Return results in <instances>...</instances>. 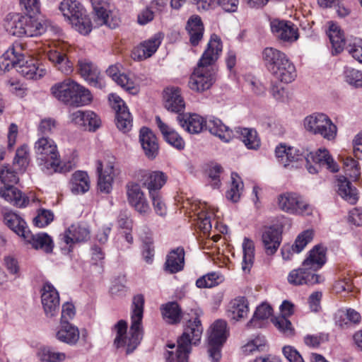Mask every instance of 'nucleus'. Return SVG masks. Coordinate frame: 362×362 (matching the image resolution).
Masks as SVG:
<instances>
[{"label": "nucleus", "mask_w": 362, "mask_h": 362, "mask_svg": "<svg viewBox=\"0 0 362 362\" xmlns=\"http://www.w3.org/2000/svg\"><path fill=\"white\" fill-rule=\"evenodd\" d=\"M144 298L141 294L135 296L132 302V313L131 315V327L129 336L127 335V323L124 320H119L114 326L116 337L114 345L117 348L126 347V353L133 352L140 344L143 337L141 321L144 314Z\"/></svg>", "instance_id": "1"}, {"label": "nucleus", "mask_w": 362, "mask_h": 362, "mask_svg": "<svg viewBox=\"0 0 362 362\" xmlns=\"http://www.w3.org/2000/svg\"><path fill=\"white\" fill-rule=\"evenodd\" d=\"M222 52L221 39L213 35L209 40L207 49L203 53L197 66L194 70L189 81L190 89L202 92L209 89L214 82L215 70L213 64Z\"/></svg>", "instance_id": "2"}, {"label": "nucleus", "mask_w": 362, "mask_h": 362, "mask_svg": "<svg viewBox=\"0 0 362 362\" xmlns=\"http://www.w3.org/2000/svg\"><path fill=\"white\" fill-rule=\"evenodd\" d=\"M35 153L38 165L47 175L70 171L74 165L71 162L63 163L55 141L47 136L39 138L35 143Z\"/></svg>", "instance_id": "3"}, {"label": "nucleus", "mask_w": 362, "mask_h": 362, "mask_svg": "<svg viewBox=\"0 0 362 362\" xmlns=\"http://www.w3.org/2000/svg\"><path fill=\"white\" fill-rule=\"evenodd\" d=\"M325 250L323 247L316 245L309 252L299 269H293L288 275L289 284L295 286L302 284L313 285L323 281L321 276L315 272L325 263Z\"/></svg>", "instance_id": "4"}, {"label": "nucleus", "mask_w": 362, "mask_h": 362, "mask_svg": "<svg viewBox=\"0 0 362 362\" xmlns=\"http://www.w3.org/2000/svg\"><path fill=\"white\" fill-rule=\"evenodd\" d=\"M177 121L180 125L190 134H199L206 127L211 134L218 137L224 142H228L233 138L232 130L218 118L209 119L206 122L197 114H179Z\"/></svg>", "instance_id": "5"}, {"label": "nucleus", "mask_w": 362, "mask_h": 362, "mask_svg": "<svg viewBox=\"0 0 362 362\" xmlns=\"http://www.w3.org/2000/svg\"><path fill=\"white\" fill-rule=\"evenodd\" d=\"M203 327L201 321L195 318L189 320L182 334L177 339L176 351H168L165 359L168 362H188V356L192 345H197L201 340Z\"/></svg>", "instance_id": "6"}, {"label": "nucleus", "mask_w": 362, "mask_h": 362, "mask_svg": "<svg viewBox=\"0 0 362 362\" xmlns=\"http://www.w3.org/2000/svg\"><path fill=\"white\" fill-rule=\"evenodd\" d=\"M303 127L309 133L320 135L328 141L334 140L337 133V126L323 113L315 112L305 117Z\"/></svg>", "instance_id": "7"}, {"label": "nucleus", "mask_w": 362, "mask_h": 362, "mask_svg": "<svg viewBox=\"0 0 362 362\" xmlns=\"http://www.w3.org/2000/svg\"><path fill=\"white\" fill-rule=\"evenodd\" d=\"M228 335L227 323L222 320H218L210 327L208 337L209 344V357L213 362H218L221 357V346L226 341Z\"/></svg>", "instance_id": "8"}, {"label": "nucleus", "mask_w": 362, "mask_h": 362, "mask_svg": "<svg viewBox=\"0 0 362 362\" xmlns=\"http://www.w3.org/2000/svg\"><path fill=\"white\" fill-rule=\"evenodd\" d=\"M279 209L289 214L309 215L311 206L299 194L294 192H284L277 197Z\"/></svg>", "instance_id": "9"}, {"label": "nucleus", "mask_w": 362, "mask_h": 362, "mask_svg": "<svg viewBox=\"0 0 362 362\" xmlns=\"http://www.w3.org/2000/svg\"><path fill=\"white\" fill-rule=\"evenodd\" d=\"M17 59L19 64H16V69L23 77L28 79L37 80L46 74V70L39 65L38 62L33 58L27 57L21 52L18 53Z\"/></svg>", "instance_id": "10"}, {"label": "nucleus", "mask_w": 362, "mask_h": 362, "mask_svg": "<svg viewBox=\"0 0 362 362\" xmlns=\"http://www.w3.org/2000/svg\"><path fill=\"white\" fill-rule=\"evenodd\" d=\"M59 294L50 283L44 284L41 288V303L47 317L56 316L59 310Z\"/></svg>", "instance_id": "11"}, {"label": "nucleus", "mask_w": 362, "mask_h": 362, "mask_svg": "<svg viewBox=\"0 0 362 362\" xmlns=\"http://www.w3.org/2000/svg\"><path fill=\"white\" fill-rule=\"evenodd\" d=\"M109 100L116 113V125L123 132H127L132 127V117L125 103L118 95L112 94Z\"/></svg>", "instance_id": "12"}, {"label": "nucleus", "mask_w": 362, "mask_h": 362, "mask_svg": "<svg viewBox=\"0 0 362 362\" xmlns=\"http://www.w3.org/2000/svg\"><path fill=\"white\" fill-rule=\"evenodd\" d=\"M127 196L129 205L141 215L151 211L150 206L139 184L131 182L127 185Z\"/></svg>", "instance_id": "13"}, {"label": "nucleus", "mask_w": 362, "mask_h": 362, "mask_svg": "<svg viewBox=\"0 0 362 362\" xmlns=\"http://www.w3.org/2000/svg\"><path fill=\"white\" fill-rule=\"evenodd\" d=\"M270 25L273 34L284 42H293L299 37L298 29L291 22L274 19Z\"/></svg>", "instance_id": "14"}, {"label": "nucleus", "mask_w": 362, "mask_h": 362, "mask_svg": "<svg viewBox=\"0 0 362 362\" xmlns=\"http://www.w3.org/2000/svg\"><path fill=\"white\" fill-rule=\"evenodd\" d=\"M32 14L28 13L24 16V21H25L24 23L25 36L34 37L40 35L47 31L55 33H58L60 31L58 27L54 26L48 22H42L32 16Z\"/></svg>", "instance_id": "15"}, {"label": "nucleus", "mask_w": 362, "mask_h": 362, "mask_svg": "<svg viewBox=\"0 0 362 362\" xmlns=\"http://www.w3.org/2000/svg\"><path fill=\"white\" fill-rule=\"evenodd\" d=\"M60 237L66 245L71 247L75 243L87 241L90 238V230L83 224L74 223L61 234Z\"/></svg>", "instance_id": "16"}, {"label": "nucleus", "mask_w": 362, "mask_h": 362, "mask_svg": "<svg viewBox=\"0 0 362 362\" xmlns=\"http://www.w3.org/2000/svg\"><path fill=\"white\" fill-rule=\"evenodd\" d=\"M160 33H156L151 38L141 43L132 52V57L135 60L141 61L151 57L158 49L161 43Z\"/></svg>", "instance_id": "17"}, {"label": "nucleus", "mask_w": 362, "mask_h": 362, "mask_svg": "<svg viewBox=\"0 0 362 362\" xmlns=\"http://www.w3.org/2000/svg\"><path fill=\"white\" fill-rule=\"evenodd\" d=\"M167 180V176L160 171L144 172L139 181L142 185L148 189L150 194L159 193Z\"/></svg>", "instance_id": "18"}, {"label": "nucleus", "mask_w": 362, "mask_h": 362, "mask_svg": "<svg viewBox=\"0 0 362 362\" xmlns=\"http://www.w3.org/2000/svg\"><path fill=\"white\" fill-rule=\"evenodd\" d=\"M305 160L308 163L313 162L319 167H325L333 173L339 170L338 165L325 148H320L315 153L305 151Z\"/></svg>", "instance_id": "19"}, {"label": "nucleus", "mask_w": 362, "mask_h": 362, "mask_svg": "<svg viewBox=\"0 0 362 362\" xmlns=\"http://www.w3.org/2000/svg\"><path fill=\"white\" fill-rule=\"evenodd\" d=\"M78 88V83L71 78H66L62 82L57 83L51 88V93L58 100L68 105L71 95Z\"/></svg>", "instance_id": "20"}, {"label": "nucleus", "mask_w": 362, "mask_h": 362, "mask_svg": "<svg viewBox=\"0 0 362 362\" xmlns=\"http://www.w3.org/2000/svg\"><path fill=\"white\" fill-rule=\"evenodd\" d=\"M78 66L81 76L90 85L98 88L103 87L100 71L92 62L86 59H81L78 62Z\"/></svg>", "instance_id": "21"}, {"label": "nucleus", "mask_w": 362, "mask_h": 362, "mask_svg": "<svg viewBox=\"0 0 362 362\" xmlns=\"http://www.w3.org/2000/svg\"><path fill=\"white\" fill-rule=\"evenodd\" d=\"M115 158H111L107 163L105 170L103 169V165L98 162L97 168L99 173L98 186L100 192L109 193L112 189V183L115 176L114 170Z\"/></svg>", "instance_id": "22"}, {"label": "nucleus", "mask_w": 362, "mask_h": 362, "mask_svg": "<svg viewBox=\"0 0 362 362\" xmlns=\"http://www.w3.org/2000/svg\"><path fill=\"white\" fill-rule=\"evenodd\" d=\"M47 57L54 67L64 74L69 75L73 71V63L69 60L64 49H50Z\"/></svg>", "instance_id": "23"}, {"label": "nucleus", "mask_w": 362, "mask_h": 362, "mask_svg": "<svg viewBox=\"0 0 362 362\" xmlns=\"http://www.w3.org/2000/svg\"><path fill=\"white\" fill-rule=\"evenodd\" d=\"M165 107L173 112L180 114L185 109V104L180 94V89L177 87L167 88L164 91Z\"/></svg>", "instance_id": "24"}, {"label": "nucleus", "mask_w": 362, "mask_h": 362, "mask_svg": "<svg viewBox=\"0 0 362 362\" xmlns=\"http://www.w3.org/2000/svg\"><path fill=\"white\" fill-rule=\"evenodd\" d=\"M139 141L148 158H153L158 151V144L154 133L147 127H142L139 132Z\"/></svg>", "instance_id": "25"}, {"label": "nucleus", "mask_w": 362, "mask_h": 362, "mask_svg": "<svg viewBox=\"0 0 362 362\" xmlns=\"http://www.w3.org/2000/svg\"><path fill=\"white\" fill-rule=\"evenodd\" d=\"M288 59L284 52L274 47H266L262 52L263 62L270 73L277 70V67Z\"/></svg>", "instance_id": "26"}, {"label": "nucleus", "mask_w": 362, "mask_h": 362, "mask_svg": "<svg viewBox=\"0 0 362 362\" xmlns=\"http://www.w3.org/2000/svg\"><path fill=\"white\" fill-rule=\"evenodd\" d=\"M23 45L20 42H16L0 57V75L15 68L16 64H19V59H17L18 53L23 51Z\"/></svg>", "instance_id": "27"}, {"label": "nucleus", "mask_w": 362, "mask_h": 362, "mask_svg": "<svg viewBox=\"0 0 362 362\" xmlns=\"http://www.w3.org/2000/svg\"><path fill=\"white\" fill-rule=\"evenodd\" d=\"M24 240L35 250H42L46 253H51L53 250V240L47 233L33 234L29 231Z\"/></svg>", "instance_id": "28"}, {"label": "nucleus", "mask_w": 362, "mask_h": 362, "mask_svg": "<svg viewBox=\"0 0 362 362\" xmlns=\"http://www.w3.org/2000/svg\"><path fill=\"white\" fill-rule=\"evenodd\" d=\"M262 240L266 253L268 255H272L281 244V233L278 229L272 227L266 228L262 233Z\"/></svg>", "instance_id": "29"}, {"label": "nucleus", "mask_w": 362, "mask_h": 362, "mask_svg": "<svg viewBox=\"0 0 362 362\" xmlns=\"http://www.w3.org/2000/svg\"><path fill=\"white\" fill-rule=\"evenodd\" d=\"M95 16V23L97 25H106L111 28H115L118 23L112 24L110 22L109 6L105 0H90Z\"/></svg>", "instance_id": "30"}, {"label": "nucleus", "mask_w": 362, "mask_h": 362, "mask_svg": "<svg viewBox=\"0 0 362 362\" xmlns=\"http://www.w3.org/2000/svg\"><path fill=\"white\" fill-rule=\"evenodd\" d=\"M156 122L165 140L168 144L179 150L184 148L185 141L177 132L164 123L159 116L156 117Z\"/></svg>", "instance_id": "31"}, {"label": "nucleus", "mask_w": 362, "mask_h": 362, "mask_svg": "<svg viewBox=\"0 0 362 362\" xmlns=\"http://www.w3.org/2000/svg\"><path fill=\"white\" fill-rule=\"evenodd\" d=\"M55 337L61 342L74 345L78 341L79 330L69 322H60Z\"/></svg>", "instance_id": "32"}, {"label": "nucleus", "mask_w": 362, "mask_h": 362, "mask_svg": "<svg viewBox=\"0 0 362 362\" xmlns=\"http://www.w3.org/2000/svg\"><path fill=\"white\" fill-rule=\"evenodd\" d=\"M185 265V251L182 247L173 250L167 256L165 269L170 274H175L183 269Z\"/></svg>", "instance_id": "33"}, {"label": "nucleus", "mask_w": 362, "mask_h": 362, "mask_svg": "<svg viewBox=\"0 0 362 362\" xmlns=\"http://www.w3.org/2000/svg\"><path fill=\"white\" fill-rule=\"evenodd\" d=\"M186 30L189 37V42L196 46L202 40L204 35V25L201 18L193 16L189 18L186 25Z\"/></svg>", "instance_id": "34"}, {"label": "nucleus", "mask_w": 362, "mask_h": 362, "mask_svg": "<svg viewBox=\"0 0 362 362\" xmlns=\"http://www.w3.org/2000/svg\"><path fill=\"white\" fill-rule=\"evenodd\" d=\"M0 196L6 202L18 207L25 206L28 202L26 197L20 190L12 185L4 186L0 188Z\"/></svg>", "instance_id": "35"}, {"label": "nucleus", "mask_w": 362, "mask_h": 362, "mask_svg": "<svg viewBox=\"0 0 362 362\" xmlns=\"http://www.w3.org/2000/svg\"><path fill=\"white\" fill-rule=\"evenodd\" d=\"M248 312V302L244 297H238L232 300L228 305V316L236 321L246 317Z\"/></svg>", "instance_id": "36"}, {"label": "nucleus", "mask_w": 362, "mask_h": 362, "mask_svg": "<svg viewBox=\"0 0 362 362\" xmlns=\"http://www.w3.org/2000/svg\"><path fill=\"white\" fill-rule=\"evenodd\" d=\"M327 33L332 46V53L337 54L342 52L345 46V38L340 27L330 22Z\"/></svg>", "instance_id": "37"}, {"label": "nucleus", "mask_w": 362, "mask_h": 362, "mask_svg": "<svg viewBox=\"0 0 362 362\" xmlns=\"http://www.w3.org/2000/svg\"><path fill=\"white\" fill-rule=\"evenodd\" d=\"M337 193L341 198L352 204L356 202L357 189L346 177L341 176L337 179Z\"/></svg>", "instance_id": "38"}, {"label": "nucleus", "mask_w": 362, "mask_h": 362, "mask_svg": "<svg viewBox=\"0 0 362 362\" xmlns=\"http://www.w3.org/2000/svg\"><path fill=\"white\" fill-rule=\"evenodd\" d=\"M6 225L23 239L30 231L25 221L15 213H7L4 216Z\"/></svg>", "instance_id": "39"}, {"label": "nucleus", "mask_w": 362, "mask_h": 362, "mask_svg": "<svg viewBox=\"0 0 362 362\" xmlns=\"http://www.w3.org/2000/svg\"><path fill=\"white\" fill-rule=\"evenodd\" d=\"M276 79L284 83H291L296 78L297 74L294 64L288 59L271 73Z\"/></svg>", "instance_id": "40"}, {"label": "nucleus", "mask_w": 362, "mask_h": 362, "mask_svg": "<svg viewBox=\"0 0 362 362\" xmlns=\"http://www.w3.org/2000/svg\"><path fill=\"white\" fill-rule=\"evenodd\" d=\"M6 28L12 35L21 37L25 36L24 16L20 13L10 14L6 18Z\"/></svg>", "instance_id": "41"}, {"label": "nucleus", "mask_w": 362, "mask_h": 362, "mask_svg": "<svg viewBox=\"0 0 362 362\" xmlns=\"http://www.w3.org/2000/svg\"><path fill=\"white\" fill-rule=\"evenodd\" d=\"M90 188V180L88 174L78 171L73 174L71 182V190L74 194H83Z\"/></svg>", "instance_id": "42"}, {"label": "nucleus", "mask_w": 362, "mask_h": 362, "mask_svg": "<svg viewBox=\"0 0 362 362\" xmlns=\"http://www.w3.org/2000/svg\"><path fill=\"white\" fill-rule=\"evenodd\" d=\"M243 259L242 269L248 273L252 268L255 259V244L249 238H245L243 243Z\"/></svg>", "instance_id": "43"}, {"label": "nucleus", "mask_w": 362, "mask_h": 362, "mask_svg": "<svg viewBox=\"0 0 362 362\" xmlns=\"http://www.w3.org/2000/svg\"><path fill=\"white\" fill-rule=\"evenodd\" d=\"M162 315L166 322L177 324L181 320V309L175 302H170L163 305Z\"/></svg>", "instance_id": "44"}, {"label": "nucleus", "mask_w": 362, "mask_h": 362, "mask_svg": "<svg viewBox=\"0 0 362 362\" xmlns=\"http://www.w3.org/2000/svg\"><path fill=\"white\" fill-rule=\"evenodd\" d=\"M92 100L90 92L85 87L78 83V88L75 93L71 95V100L68 105L71 106H83L88 105Z\"/></svg>", "instance_id": "45"}, {"label": "nucleus", "mask_w": 362, "mask_h": 362, "mask_svg": "<svg viewBox=\"0 0 362 362\" xmlns=\"http://www.w3.org/2000/svg\"><path fill=\"white\" fill-rule=\"evenodd\" d=\"M240 139L248 149H257L260 146V140L257 132L253 129H240Z\"/></svg>", "instance_id": "46"}, {"label": "nucleus", "mask_w": 362, "mask_h": 362, "mask_svg": "<svg viewBox=\"0 0 362 362\" xmlns=\"http://www.w3.org/2000/svg\"><path fill=\"white\" fill-rule=\"evenodd\" d=\"M69 21L72 26L83 35H87L91 31L92 24L90 20L83 11L71 18Z\"/></svg>", "instance_id": "47"}, {"label": "nucleus", "mask_w": 362, "mask_h": 362, "mask_svg": "<svg viewBox=\"0 0 362 362\" xmlns=\"http://www.w3.org/2000/svg\"><path fill=\"white\" fill-rule=\"evenodd\" d=\"M243 189V183L237 173H231V184L229 190L226 192V198L233 202H237L241 196Z\"/></svg>", "instance_id": "48"}, {"label": "nucleus", "mask_w": 362, "mask_h": 362, "mask_svg": "<svg viewBox=\"0 0 362 362\" xmlns=\"http://www.w3.org/2000/svg\"><path fill=\"white\" fill-rule=\"evenodd\" d=\"M360 321V313L351 308L347 309L346 312L340 310L336 315V323L341 327L348 325L349 322L356 324Z\"/></svg>", "instance_id": "49"}, {"label": "nucleus", "mask_w": 362, "mask_h": 362, "mask_svg": "<svg viewBox=\"0 0 362 362\" xmlns=\"http://www.w3.org/2000/svg\"><path fill=\"white\" fill-rule=\"evenodd\" d=\"M59 10L69 21L83 11L81 5L73 0H64L60 4Z\"/></svg>", "instance_id": "50"}, {"label": "nucleus", "mask_w": 362, "mask_h": 362, "mask_svg": "<svg viewBox=\"0 0 362 362\" xmlns=\"http://www.w3.org/2000/svg\"><path fill=\"white\" fill-rule=\"evenodd\" d=\"M209 206L204 204L202 211L198 213L197 226L204 234H207L211 229V218L214 214V211H208Z\"/></svg>", "instance_id": "51"}, {"label": "nucleus", "mask_w": 362, "mask_h": 362, "mask_svg": "<svg viewBox=\"0 0 362 362\" xmlns=\"http://www.w3.org/2000/svg\"><path fill=\"white\" fill-rule=\"evenodd\" d=\"M115 81L130 94L135 95L139 92V86L136 80L129 75L119 74Z\"/></svg>", "instance_id": "52"}, {"label": "nucleus", "mask_w": 362, "mask_h": 362, "mask_svg": "<svg viewBox=\"0 0 362 362\" xmlns=\"http://www.w3.org/2000/svg\"><path fill=\"white\" fill-rule=\"evenodd\" d=\"M275 327L286 337H292L294 335L295 331L291 322L285 316H279L273 320Z\"/></svg>", "instance_id": "53"}, {"label": "nucleus", "mask_w": 362, "mask_h": 362, "mask_svg": "<svg viewBox=\"0 0 362 362\" xmlns=\"http://www.w3.org/2000/svg\"><path fill=\"white\" fill-rule=\"evenodd\" d=\"M344 78L351 86L356 88L362 87V71L350 68H345Z\"/></svg>", "instance_id": "54"}, {"label": "nucleus", "mask_w": 362, "mask_h": 362, "mask_svg": "<svg viewBox=\"0 0 362 362\" xmlns=\"http://www.w3.org/2000/svg\"><path fill=\"white\" fill-rule=\"evenodd\" d=\"M313 238V231L307 230L301 233L297 237L294 244L292 245V250L296 253L300 252L304 247L310 243Z\"/></svg>", "instance_id": "55"}, {"label": "nucleus", "mask_w": 362, "mask_h": 362, "mask_svg": "<svg viewBox=\"0 0 362 362\" xmlns=\"http://www.w3.org/2000/svg\"><path fill=\"white\" fill-rule=\"evenodd\" d=\"M303 159H305V151L289 146L287 155H286V163L284 167L286 168L289 165L294 167V163Z\"/></svg>", "instance_id": "56"}, {"label": "nucleus", "mask_w": 362, "mask_h": 362, "mask_svg": "<svg viewBox=\"0 0 362 362\" xmlns=\"http://www.w3.org/2000/svg\"><path fill=\"white\" fill-rule=\"evenodd\" d=\"M18 177L14 170L8 165H4L0 169V180L4 186L12 185L18 182Z\"/></svg>", "instance_id": "57"}, {"label": "nucleus", "mask_w": 362, "mask_h": 362, "mask_svg": "<svg viewBox=\"0 0 362 362\" xmlns=\"http://www.w3.org/2000/svg\"><path fill=\"white\" fill-rule=\"evenodd\" d=\"M266 348V340L264 337H257L243 347L244 353L249 354L255 351H262Z\"/></svg>", "instance_id": "58"}, {"label": "nucleus", "mask_w": 362, "mask_h": 362, "mask_svg": "<svg viewBox=\"0 0 362 362\" xmlns=\"http://www.w3.org/2000/svg\"><path fill=\"white\" fill-rule=\"evenodd\" d=\"M272 313V307L267 303H262L257 308L252 318L247 323V325L255 324L256 320L267 319L271 316Z\"/></svg>", "instance_id": "59"}, {"label": "nucleus", "mask_w": 362, "mask_h": 362, "mask_svg": "<svg viewBox=\"0 0 362 362\" xmlns=\"http://www.w3.org/2000/svg\"><path fill=\"white\" fill-rule=\"evenodd\" d=\"M28 148L27 146H22L16 151L13 163L18 166L19 169H23L28 164Z\"/></svg>", "instance_id": "60"}, {"label": "nucleus", "mask_w": 362, "mask_h": 362, "mask_svg": "<svg viewBox=\"0 0 362 362\" xmlns=\"http://www.w3.org/2000/svg\"><path fill=\"white\" fill-rule=\"evenodd\" d=\"M42 360L46 362H62L65 358V354L55 351L50 347H46L42 349Z\"/></svg>", "instance_id": "61"}, {"label": "nucleus", "mask_w": 362, "mask_h": 362, "mask_svg": "<svg viewBox=\"0 0 362 362\" xmlns=\"http://www.w3.org/2000/svg\"><path fill=\"white\" fill-rule=\"evenodd\" d=\"M54 219V214L49 210L42 209L39 211L37 216L33 219L34 224L43 228L49 225Z\"/></svg>", "instance_id": "62"}, {"label": "nucleus", "mask_w": 362, "mask_h": 362, "mask_svg": "<svg viewBox=\"0 0 362 362\" xmlns=\"http://www.w3.org/2000/svg\"><path fill=\"white\" fill-rule=\"evenodd\" d=\"M83 129L88 131H95L101 124L98 116L92 111H86Z\"/></svg>", "instance_id": "63"}, {"label": "nucleus", "mask_w": 362, "mask_h": 362, "mask_svg": "<svg viewBox=\"0 0 362 362\" xmlns=\"http://www.w3.org/2000/svg\"><path fill=\"white\" fill-rule=\"evenodd\" d=\"M218 276L216 273H210L199 278L196 285L199 288H211L218 284Z\"/></svg>", "instance_id": "64"}]
</instances>
